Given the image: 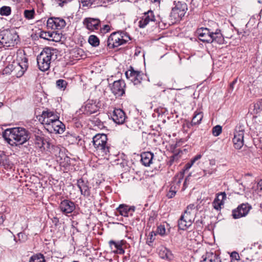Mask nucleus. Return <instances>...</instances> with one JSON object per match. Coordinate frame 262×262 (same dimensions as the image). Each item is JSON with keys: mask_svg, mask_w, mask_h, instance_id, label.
Segmentation results:
<instances>
[{"mask_svg": "<svg viewBox=\"0 0 262 262\" xmlns=\"http://www.w3.org/2000/svg\"><path fill=\"white\" fill-rule=\"evenodd\" d=\"M5 141L12 146L23 145L30 138V133L23 127L8 128L2 133Z\"/></svg>", "mask_w": 262, "mask_h": 262, "instance_id": "nucleus-1", "label": "nucleus"}, {"mask_svg": "<svg viewBox=\"0 0 262 262\" xmlns=\"http://www.w3.org/2000/svg\"><path fill=\"white\" fill-rule=\"evenodd\" d=\"M54 51L52 48H45L37 56V65L40 70L46 71L49 69Z\"/></svg>", "mask_w": 262, "mask_h": 262, "instance_id": "nucleus-2", "label": "nucleus"}, {"mask_svg": "<svg viewBox=\"0 0 262 262\" xmlns=\"http://www.w3.org/2000/svg\"><path fill=\"white\" fill-rule=\"evenodd\" d=\"M18 35L15 31L4 30L0 31V44L6 47H14L17 44Z\"/></svg>", "mask_w": 262, "mask_h": 262, "instance_id": "nucleus-3", "label": "nucleus"}, {"mask_svg": "<svg viewBox=\"0 0 262 262\" xmlns=\"http://www.w3.org/2000/svg\"><path fill=\"white\" fill-rule=\"evenodd\" d=\"M174 4L175 6L172 8L170 16L174 20L178 21L184 16L187 10V6L185 3L180 1L178 2L175 1Z\"/></svg>", "mask_w": 262, "mask_h": 262, "instance_id": "nucleus-4", "label": "nucleus"}, {"mask_svg": "<svg viewBox=\"0 0 262 262\" xmlns=\"http://www.w3.org/2000/svg\"><path fill=\"white\" fill-rule=\"evenodd\" d=\"M193 214L190 211H185L178 221V228L185 230L189 227L194 221Z\"/></svg>", "mask_w": 262, "mask_h": 262, "instance_id": "nucleus-5", "label": "nucleus"}, {"mask_svg": "<svg viewBox=\"0 0 262 262\" xmlns=\"http://www.w3.org/2000/svg\"><path fill=\"white\" fill-rule=\"evenodd\" d=\"M159 23V20L156 17L152 11L149 10L145 12L139 21L140 28H145L147 25L154 26Z\"/></svg>", "mask_w": 262, "mask_h": 262, "instance_id": "nucleus-6", "label": "nucleus"}, {"mask_svg": "<svg viewBox=\"0 0 262 262\" xmlns=\"http://www.w3.org/2000/svg\"><path fill=\"white\" fill-rule=\"evenodd\" d=\"M122 37L119 32L112 33L107 38L106 45L110 49H113L124 44L126 42V39Z\"/></svg>", "mask_w": 262, "mask_h": 262, "instance_id": "nucleus-7", "label": "nucleus"}, {"mask_svg": "<svg viewBox=\"0 0 262 262\" xmlns=\"http://www.w3.org/2000/svg\"><path fill=\"white\" fill-rule=\"evenodd\" d=\"M127 79L129 80L135 85L141 83L143 79V74L139 71H136L132 67H130L125 73Z\"/></svg>", "mask_w": 262, "mask_h": 262, "instance_id": "nucleus-8", "label": "nucleus"}, {"mask_svg": "<svg viewBox=\"0 0 262 262\" xmlns=\"http://www.w3.org/2000/svg\"><path fill=\"white\" fill-rule=\"evenodd\" d=\"M125 87L126 84L123 80L115 81L110 84L111 92L116 97L122 96L125 94Z\"/></svg>", "mask_w": 262, "mask_h": 262, "instance_id": "nucleus-9", "label": "nucleus"}, {"mask_svg": "<svg viewBox=\"0 0 262 262\" xmlns=\"http://www.w3.org/2000/svg\"><path fill=\"white\" fill-rule=\"evenodd\" d=\"M59 207L62 213L67 215L71 213L75 209L76 206L74 202L70 200L65 199L60 202Z\"/></svg>", "mask_w": 262, "mask_h": 262, "instance_id": "nucleus-10", "label": "nucleus"}, {"mask_svg": "<svg viewBox=\"0 0 262 262\" xmlns=\"http://www.w3.org/2000/svg\"><path fill=\"white\" fill-rule=\"evenodd\" d=\"M251 208L248 204H242L232 211V216L234 219H238L246 216Z\"/></svg>", "mask_w": 262, "mask_h": 262, "instance_id": "nucleus-11", "label": "nucleus"}, {"mask_svg": "<svg viewBox=\"0 0 262 262\" xmlns=\"http://www.w3.org/2000/svg\"><path fill=\"white\" fill-rule=\"evenodd\" d=\"M65 20L59 17H51L47 20L48 27L53 29L60 30L66 26Z\"/></svg>", "mask_w": 262, "mask_h": 262, "instance_id": "nucleus-12", "label": "nucleus"}, {"mask_svg": "<svg viewBox=\"0 0 262 262\" xmlns=\"http://www.w3.org/2000/svg\"><path fill=\"white\" fill-rule=\"evenodd\" d=\"M212 33V32H210V31L206 28H202L197 30L199 39L204 42H212V39H211Z\"/></svg>", "mask_w": 262, "mask_h": 262, "instance_id": "nucleus-13", "label": "nucleus"}, {"mask_svg": "<svg viewBox=\"0 0 262 262\" xmlns=\"http://www.w3.org/2000/svg\"><path fill=\"white\" fill-rule=\"evenodd\" d=\"M83 24L87 29L91 31H94L99 29L100 21L98 18L87 17L84 19Z\"/></svg>", "mask_w": 262, "mask_h": 262, "instance_id": "nucleus-14", "label": "nucleus"}, {"mask_svg": "<svg viewBox=\"0 0 262 262\" xmlns=\"http://www.w3.org/2000/svg\"><path fill=\"white\" fill-rule=\"evenodd\" d=\"M77 186L79 189L81 194L85 196L88 197L91 195V187L89 186V182L81 178L77 180Z\"/></svg>", "mask_w": 262, "mask_h": 262, "instance_id": "nucleus-15", "label": "nucleus"}, {"mask_svg": "<svg viewBox=\"0 0 262 262\" xmlns=\"http://www.w3.org/2000/svg\"><path fill=\"white\" fill-rule=\"evenodd\" d=\"M119 213L124 217L133 216L135 211V207L128 206L126 204H120L116 209Z\"/></svg>", "mask_w": 262, "mask_h": 262, "instance_id": "nucleus-16", "label": "nucleus"}, {"mask_svg": "<svg viewBox=\"0 0 262 262\" xmlns=\"http://www.w3.org/2000/svg\"><path fill=\"white\" fill-rule=\"evenodd\" d=\"M34 143L37 147L41 150H48L50 149L51 143L42 136H35Z\"/></svg>", "mask_w": 262, "mask_h": 262, "instance_id": "nucleus-17", "label": "nucleus"}, {"mask_svg": "<svg viewBox=\"0 0 262 262\" xmlns=\"http://www.w3.org/2000/svg\"><path fill=\"white\" fill-rule=\"evenodd\" d=\"M96 151L99 155L102 156H106L110 153V146L107 142H101L98 144L95 143V145H93Z\"/></svg>", "mask_w": 262, "mask_h": 262, "instance_id": "nucleus-18", "label": "nucleus"}, {"mask_svg": "<svg viewBox=\"0 0 262 262\" xmlns=\"http://www.w3.org/2000/svg\"><path fill=\"white\" fill-rule=\"evenodd\" d=\"M154 155L150 151L144 152L141 154V162L145 166H149L154 161Z\"/></svg>", "mask_w": 262, "mask_h": 262, "instance_id": "nucleus-19", "label": "nucleus"}, {"mask_svg": "<svg viewBox=\"0 0 262 262\" xmlns=\"http://www.w3.org/2000/svg\"><path fill=\"white\" fill-rule=\"evenodd\" d=\"M158 254L160 257L163 259L170 261L173 258V255L171 251L164 246L159 248Z\"/></svg>", "mask_w": 262, "mask_h": 262, "instance_id": "nucleus-20", "label": "nucleus"}, {"mask_svg": "<svg viewBox=\"0 0 262 262\" xmlns=\"http://www.w3.org/2000/svg\"><path fill=\"white\" fill-rule=\"evenodd\" d=\"M184 178V172H180L179 173L176 175L170 184V187L178 191L180 188L182 182V180Z\"/></svg>", "mask_w": 262, "mask_h": 262, "instance_id": "nucleus-21", "label": "nucleus"}, {"mask_svg": "<svg viewBox=\"0 0 262 262\" xmlns=\"http://www.w3.org/2000/svg\"><path fill=\"white\" fill-rule=\"evenodd\" d=\"M211 39H212V42H216L220 45L224 43V37L220 30L217 29L215 32L212 33Z\"/></svg>", "mask_w": 262, "mask_h": 262, "instance_id": "nucleus-22", "label": "nucleus"}, {"mask_svg": "<svg viewBox=\"0 0 262 262\" xmlns=\"http://www.w3.org/2000/svg\"><path fill=\"white\" fill-rule=\"evenodd\" d=\"M203 259L201 262H221L219 255L213 253H207L206 256H203Z\"/></svg>", "mask_w": 262, "mask_h": 262, "instance_id": "nucleus-23", "label": "nucleus"}, {"mask_svg": "<svg viewBox=\"0 0 262 262\" xmlns=\"http://www.w3.org/2000/svg\"><path fill=\"white\" fill-rule=\"evenodd\" d=\"M60 165L63 167H67L71 164V159L64 154L61 153L57 160Z\"/></svg>", "mask_w": 262, "mask_h": 262, "instance_id": "nucleus-24", "label": "nucleus"}, {"mask_svg": "<svg viewBox=\"0 0 262 262\" xmlns=\"http://www.w3.org/2000/svg\"><path fill=\"white\" fill-rule=\"evenodd\" d=\"M21 61H19L18 64L19 65V67L20 68L21 70L18 73V76H22L25 72L27 70L28 67V59L25 56H23V57H20Z\"/></svg>", "mask_w": 262, "mask_h": 262, "instance_id": "nucleus-25", "label": "nucleus"}, {"mask_svg": "<svg viewBox=\"0 0 262 262\" xmlns=\"http://www.w3.org/2000/svg\"><path fill=\"white\" fill-rule=\"evenodd\" d=\"M54 116H36V118L39 117V120L41 121L42 120V124H46L48 125H52L53 127L54 125V121L56 120V118H51V117Z\"/></svg>", "mask_w": 262, "mask_h": 262, "instance_id": "nucleus-26", "label": "nucleus"}, {"mask_svg": "<svg viewBox=\"0 0 262 262\" xmlns=\"http://www.w3.org/2000/svg\"><path fill=\"white\" fill-rule=\"evenodd\" d=\"M58 119L59 118L54 121V125L52 127L57 133L62 134L64 131L65 125Z\"/></svg>", "mask_w": 262, "mask_h": 262, "instance_id": "nucleus-27", "label": "nucleus"}, {"mask_svg": "<svg viewBox=\"0 0 262 262\" xmlns=\"http://www.w3.org/2000/svg\"><path fill=\"white\" fill-rule=\"evenodd\" d=\"M110 119L112 120L116 124L120 125L127 122V116H110Z\"/></svg>", "mask_w": 262, "mask_h": 262, "instance_id": "nucleus-28", "label": "nucleus"}, {"mask_svg": "<svg viewBox=\"0 0 262 262\" xmlns=\"http://www.w3.org/2000/svg\"><path fill=\"white\" fill-rule=\"evenodd\" d=\"M244 126L239 124L238 125L236 126L235 128L234 138L244 139Z\"/></svg>", "mask_w": 262, "mask_h": 262, "instance_id": "nucleus-29", "label": "nucleus"}, {"mask_svg": "<svg viewBox=\"0 0 262 262\" xmlns=\"http://www.w3.org/2000/svg\"><path fill=\"white\" fill-rule=\"evenodd\" d=\"M107 140L106 135L104 134H98L93 138V144L95 145V143H97V144H99L102 142H107Z\"/></svg>", "mask_w": 262, "mask_h": 262, "instance_id": "nucleus-30", "label": "nucleus"}, {"mask_svg": "<svg viewBox=\"0 0 262 262\" xmlns=\"http://www.w3.org/2000/svg\"><path fill=\"white\" fill-rule=\"evenodd\" d=\"M29 262H46V260L43 255L39 253L32 255L30 258Z\"/></svg>", "mask_w": 262, "mask_h": 262, "instance_id": "nucleus-31", "label": "nucleus"}, {"mask_svg": "<svg viewBox=\"0 0 262 262\" xmlns=\"http://www.w3.org/2000/svg\"><path fill=\"white\" fill-rule=\"evenodd\" d=\"M203 118V116H193L190 122H187L186 125L188 127H190L193 125L199 124Z\"/></svg>", "mask_w": 262, "mask_h": 262, "instance_id": "nucleus-32", "label": "nucleus"}, {"mask_svg": "<svg viewBox=\"0 0 262 262\" xmlns=\"http://www.w3.org/2000/svg\"><path fill=\"white\" fill-rule=\"evenodd\" d=\"M261 103L260 102L253 104L250 106V113L251 114H257L260 113Z\"/></svg>", "mask_w": 262, "mask_h": 262, "instance_id": "nucleus-33", "label": "nucleus"}, {"mask_svg": "<svg viewBox=\"0 0 262 262\" xmlns=\"http://www.w3.org/2000/svg\"><path fill=\"white\" fill-rule=\"evenodd\" d=\"M97 106L95 104H87L85 106V114L91 115L96 113Z\"/></svg>", "mask_w": 262, "mask_h": 262, "instance_id": "nucleus-34", "label": "nucleus"}, {"mask_svg": "<svg viewBox=\"0 0 262 262\" xmlns=\"http://www.w3.org/2000/svg\"><path fill=\"white\" fill-rule=\"evenodd\" d=\"M88 42L92 46L94 47H98L100 43L99 38L94 35H91L89 36Z\"/></svg>", "mask_w": 262, "mask_h": 262, "instance_id": "nucleus-35", "label": "nucleus"}, {"mask_svg": "<svg viewBox=\"0 0 262 262\" xmlns=\"http://www.w3.org/2000/svg\"><path fill=\"white\" fill-rule=\"evenodd\" d=\"M17 236H18V241H16V237H15V236L14 235L13 236V240H14V243H14V247L16 246V243L17 242H19L20 243H24L27 239V236L24 233H22V232L18 233L17 234Z\"/></svg>", "mask_w": 262, "mask_h": 262, "instance_id": "nucleus-36", "label": "nucleus"}, {"mask_svg": "<svg viewBox=\"0 0 262 262\" xmlns=\"http://www.w3.org/2000/svg\"><path fill=\"white\" fill-rule=\"evenodd\" d=\"M233 142L234 147L239 149H241L244 145V139L233 138Z\"/></svg>", "mask_w": 262, "mask_h": 262, "instance_id": "nucleus-37", "label": "nucleus"}, {"mask_svg": "<svg viewBox=\"0 0 262 262\" xmlns=\"http://www.w3.org/2000/svg\"><path fill=\"white\" fill-rule=\"evenodd\" d=\"M224 204L219 197H216L212 203L213 208L216 210H219L221 208V205Z\"/></svg>", "mask_w": 262, "mask_h": 262, "instance_id": "nucleus-38", "label": "nucleus"}, {"mask_svg": "<svg viewBox=\"0 0 262 262\" xmlns=\"http://www.w3.org/2000/svg\"><path fill=\"white\" fill-rule=\"evenodd\" d=\"M11 9L9 6H3L0 8V14L2 16H8L11 14Z\"/></svg>", "mask_w": 262, "mask_h": 262, "instance_id": "nucleus-39", "label": "nucleus"}, {"mask_svg": "<svg viewBox=\"0 0 262 262\" xmlns=\"http://www.w3.org/2000/svg\"><path fill=\"white\" fill-rule=\"evenodd\" d=\"M25 17L27 19L34 18L35 15V11L34 9L25 10L24 12Z\"/></svg>", "mask_w": 262, "mask_h": 262, "instance_id": "nucleus-40", "label": "nucleus"}, {"mask_svg": "<svg viewBox=\"0 0 262 262\" xmlns=\"http://www.w3.org/2000/svg\"><path fill=\"white\" fill-rule=\"evenodd\" d=\"M222 131V126L219 125H217L213 127L212 129V133L213 136L217 137L221 134Z\"/></svg>", "mask_w": 262, "mask_h": 262, "instance_id": "nucleus-41", "label": "nucleus"}, {"mask_svg": "<svg viewBox=\"0 0 262 262\" xmlns=\"http://www.w3.org/2000/svg\"><path fill=\"white\" fill-rule=\"evenodd\" d=\"M67 85V82L63 79H59L56 81V86L59 89L64 90Z\"/></svg>", "mask_w": 262, "mask_h": 262, "instance_id": "nucleus-42", "label": "nucleus"}, {"mask_svg": "<svg viewBox=\"0 0 262 262\" xmlns=\"http://www.w3.org/2000/svg\"><path fill=\"white\" fill-rule=\"evenodd\" d=\"M39 37L45 39L49 40V38L53 37V33L49 32L41 31L40 33Z\"/></svg>", "mask_w": 262, "mask_h": 262, "instance_id": "nucleus-43", "label": "nucleus"}, {"mask_svg": "<svg viewBox=\"0 0 262 262\" xmlns=\"http://www.w3.org/2000/svg\"><path fill=\"white\" fill-rule=\"evenodd\" d=\"M109 245H110V246L111 247L112 249H113L112 248V246L114 245L115 248H116V250H121V247H122V245L121 244V242H116L115 241H113V240H111L110 242H109Z\"/></svg>", "mask_w": 262, "mask_h": 262, "instance_id": "nucleus-44", "label": "nucleus"}, {"mask_svg": "<svg viewBox=\"0 0 262 262\" xmlns=\"http://www.w3.org/2000/svg\"><path fill=\"white\" fill-rule=\"evenodd\" d=\"M177 191L172 187H170L169 190L167 193L166 196L168 199H171L174 197L177 193Z\"/></svg>", "mask_w": 262, "mask_h": 262, "instance_id": "nucleus-45", "label": "nucleus"}, {"mask_svg": "<svg viewBox=\"0 0 262 262\" xmlns=\"http://www.w3.org/2000/svg\"><path fill=\"white\" fill-rule=\"evenodd\" d=\"M254 143L257 148L262 149V144L261 143L260 138H254L253 139Z\"/></svg>", "mask_w": 262, "mask_h": 262, "instance_id": "nucleus-46", "label": "nucleus"}, {"mask_svg": "<svg viewBox=\"0 0 262 262\" xmlns=\"http://www.w3.org/2000/svg\"><path fill=\"white\" fill-rule=\"evenodd\" d=\"M156 233L163 235L165 233V228L164 225H160L158 226Z\"/></svg>", "mask_w": 262, "mask_h": 262, "instance_id": "nucleus-47", "label": "nucleus"}, {"mask_svg": "<svg viewBox=\"0 0 262 262\" xmlns=\"http://www.w3.org/2000/svg\"><path fill=\"white\" fill-rule=\"evenodd\" d=\"M156 234L154 232H151L150 233L149 237L148 238L147 242H146L147 244L148 245H150V243H152L153 241L155 240V236H156Z\"/></svg>", "mask_w": 262, "mask_h": 262, "instance_id": "nucleus-48", "label": "nucleus"}, {"mask_svg": "<svg viewBox=\"0 0 262 262\" xmlns=\"http://www.w3.org/2000/svg\"><path fill=\"white\" fill-rule=\"evenodd\" d=\"M230 257L231 261L233 260H238L239 259V256L237 252L234 251L232 252L230 254Z\"/></svg>", "mask_w": 262, "mask_h": 262, "instance_id": "nucleus-49", "label": "nucleus"}, {"mask_svg": "<svg viewBox=\"0 0 262 262\" xmlns=\"http://www.w3.org/2000/svg\"><path fill=\"white\" fill-rule=\"evenodd\" d=\"M191 177V174H189L185 179L184 182L183 187L182 188V191H184L187 187V183L189 182L190 178Z\"/></svg>", "mask_w": 262, "mask_h": 262, "instance_id": "nucleus-50", "label": "nucleus"}, {"mask_svg": "<svg viewBox=\"0 0 262 262\" xmlns=\"http://www.w3.org/2000/svg\"><path fill=\"white\" fill-rule=\"evenodd\" d=\"M120 32V34L121 35V36H122L121 38H122L126 39V42L128 40H130V36H129V35L127 33L124 32L123 31H121V32Z\"/></svg>", "mask_w": 262, "mask_h": 262, "instance_id": "nucleus-51", "label": "nucleus"}, {"mask_svg": "<svg viewBox=\"0 0 262 262\" xmlns=\"http://www.w3.org/2000/svg\"><path fill=\"white\" fill-rule=\"evenodd\" d=\"M237 82V79H234L229 85L228 92L231 93L234 89V85Z\"/></svg>", "mask_w": 262, "mask_h": 262, "instance_id": "nucleus-52", "label": "nucleus"}, {"mask_svg": "<svg viewBox=\"0 0 262 262\" xmlns=\"http://www.w3.org/2000/svg\"><path fill=\"white\" fill-rule=\"evenodd\" d=\"M73 120L76 127H80L82 126L81 122L78 120V119L77 118H74L73 119Z\"/></svg>", "mask_w": 262, "mask_h": 262, "instance_id": "nucleus-53", "label": "nucleus"}, {"mask_svg": "<svg viewBox=\"0 0 262 262\" xmlns=\"http://www.w3.org/2000/svg\"><path fill=\"white\" fill-rule=\"evenodd\" d=\"M193 164V163H192V162L191 161L189 162H188L187 164H186L185 166H184V169L183 172H184L185 170H188L192 166V165Z\"/></svg>", "mask_w": 262, "mask_h": 262, "instance_id": "nucleus-54", "label": "nucleus"}, {"mask_svg": "<svg viewBox=\"0 0 262 262\" xmlns=\"http://www.w3.org/2000/svg\"><path fill=\"white\" fill-rule=\"evenodd\" d=\"M216 197H222V199L221 200H222V202H224V200L226 199V194L225 192H221L219 193Z\"/></svg>", "mask_w": 262, "mask_h": 262, "instance_id": "nucleus-55", "label": "nucleus"}, {"mask_svg": "<svg viewBox=\"0 0 262 262\" xmlns=\"http://www.w3.org/2000/svg\"><path fill=\"white\" fill-rule=\"evenodd\" d=\"M121 113L125 114V113L121 109H115L113 111V115H120Z\"/></svg>", "mask_w": 262, "mask_h": 262, "instance_id": "nucleus-56", "label": "nucleus"}, {"mask_svg": "<svg viewBox=\"0 0 262 262\" xmlns=\"http://www.w3.org/2000/svg\"><path fill=\"white\" fill-rule=\"evenodd\" d=\"M195 206L194 204H190L187 207L185 211H190L192 213V211L194 210Z\"/></svg>", "mask_w": 262, "mask_h": 262, "instance_id": "nucleus-57", "label": "nucleus"}, {"mask_svg": "<svg viewBox=\"0 0 262 262\" xmlns=\"http://www.w3.org/2000/svg\"><path fill=\"white\" fill-rule=\"evenodd\" d=\"M202 157V155L201 154H199V155H196L193 158H192L190 161L192 162V163H193V164L194 163V162L200 159Z\"/></svg>", "mask_w": 262, "mask_h": 262, "instance_id": "nucleus-58", "label": "nucleus"}, {"mask_svg": "<svg viewBox=\"0 0 262 262\" xmlns=\"http://www.w3.org/2000/svg\"><path fill=\"white\" fill-rule=\"evenodd\" d=\"M110 29V27L108 25H105L103 26V30L106 31V32H108Z\"/></svg>", "mask_w": 262, "mask_h": 262, "instance_id": "nucleus-59", "label": "nucleus"}, {"mask_svg": "<svg viewBox=\"0 0 262 262\" xmlns=\"http://www.w3.org/2000/svg\"><path fill=\"white\" fill-rule=\"evenodd\" d=\"M41 115H54L53 113L52 112H48V111H42Z\"/></svg>", "mask_w": 262, "mask_h": 262, "instance_id": "nucleus-60", "label": "nucleus"}, {"mask_svg": "<svg viewBox=\"0 0 262 262\" xmlns=\"http://www.w3.org/2000/svg\"><path fill=\"white\" fill-rule=\"evenodd\" d=\"M204 176H206L207 174L210 175L212 173V171H209L208 172H207V170H204Z\"/></svg>", "mask_w": 262, "mask_h": 262, "instance_id": "nucleus-61", "label": "nucleus"}, {"mask_svg": "<svg viewBox=\"0 0 262 262\" xmlns=\"http://www.w3.org/2000/svg\"><path fill=\"white\" fill-rule=\"evenodd\" d=\"M202 224V221L200 222L199 220L197 221L195 223V224H196L197 226H200Z\"/></svg>", "mask_w": 262, "mask_h": 262, "instance_id": "nucleus-62", "label": "nucleus"}, {"mask_svg": "<svg viewBox=\"0 0 262 262\" xmlns=\"http://www.w3.org/2000/svg\"><path fill=\"white\" fill-rule=\"evenodd\" d=\"M121 250H118L119 251V253L120 254H122V253H124V249L122 248V246L121 247Z\"/></svg>", "mask_w": 262, "mask_h": 262, "instance_id": "nucleus-63", "label": "nucleus"}, {"mask_svg": "<svg viewBox=\"0 0 262 262\" xmlns=\"http://www.w3.org/2000/svg\"><path fill=\"white\" fill-rule=\"evenodd\" d=\"M202 112L195 111L193 115H201V114H202Z\"/></svg>", "mask_w": 262, "mask_h": 262, "instance_id": "nucleus-64", "label": "nucleus"}]
</instances>
